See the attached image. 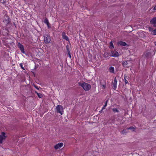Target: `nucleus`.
<instances>
[{"label": "nucleus", "instance_id": "nucleus-36", "mask_svg": "<svg viewBox=\"0 0 156 156\" xmlns=\"http://www.w3.org/2000/svg\"><path fill=\"white\" fill-rule=\"evenodd\" d=\"M83 9H84V7H83Z\"/></svg>", "mask_w": 156, "mask_h": 156}, {"label": "nucleus", "instance_id": "nucleus-38", "mask_svg": "<svg viewBox=\"0 0 156 156\" xmlns=\"http://www.w3.org/2000/svg\"><path fill=\"white\" fill-rule=\"evenodd\" d=\"M0 2H1V0H0Z\"/></svg>", "mask_w": 156, "mask_h": 156}, {"label": "nucleus", "instance_id": "nucleus-8", "mask_svg": "<svg viewBox=\"0 0 156 156\" xmlns=\"http://www.w3.org/2000/svg\"><path fill=\"white\" fill-rule=\"evenodd\" d=\"M111 56L113 57H117L119 56V54L117 51H111Z\"/></svg>", "mask_w": 156, "mask_h": 156}, {"label": "nucleus", "instance_id": "nucleus-13", "mask_svg": "<svg viewBox=\"0 0 156 156\" xmlns=\"http://www.w3.org/2000/svg\"><path fill=\"white\" fill-rule=\"evenodd\" d=\"M117 80L116 78L115 77L114 78V82L113 83V87L114 89H115L117 88Z\"/></svg>", "mask_w": 156, "mask_h": 156}, {"label": "nucleus", "instance_id": "nucleus-2", "mask_svg": "<svg viewBox=\"0 0 156 156\" xmlns=\"http://www.w3.org/2000/svg\"><path fill=\"white\" fill-rule=\"evenodd\" d=\"M56 112L57 113H60L62 115L63 113V108L62 105H57L56 108Z\"/></svg>", "mask_w": 156, "mask_h": 156}, {"label": "nucleus", "instance_id": "nucleus-35", "mask_svg": "<svg viewBox=\"0 0 156 156\" xmlns=\"http://www.w3.org/2000/svg\"><path fill=\"white\" fill-rule=\"evenodd\" d=\"M8 43L10 44H11V43Z\"/></svg>", "mask_w": 156, "mask_h": 156}, {"label": "nucleus", "instance_id": "nucleus-10", "mask_svg": "<svg viewBox=\"0 0 156 156\" xmlns=\"http://www.w3.org/2000/svg\"><path fill=\"white\" fill-rule=\"evenodd\" d=\"M129 61H122V66L125 67H126L128 65V62Z\"/></svg>", "mask_w": 156, "mask_h": 156}, {"label": "nucleus", "instance_id": "nucleus-28", "mask_svg": "<svg viewBox=\"0 0 156 156\" xmlns=\"http://www.w3.org/2000/svg\"><path fill=\"white\" fill-rule=\"evenodd\" d=\"M20 65L22 69H23V70H25L23 66L22 63H20Z\"/></svg>", "mask_w": 156, "mask_h": 156}, {"label": "nucleus", "instance_id": "nucleus-29", "mask_svg": "<svg viewBox=\"0 0 156 156\" xmlns=\"http://www.w3.org/2000/svg\"><path fill=\"white\" fill-rule=\"evenodd\" d=\"M33 86H34V87L36 88L37 89V90H39V88L38 87H37V86L36 85H35V84H33Z\"/></svg>", "mask_w": 156, "mask_h": 156}, {"label": "nucleus", "instance_id": "nucleus-20", "mask_svg": "<svg viewBox=\"0 0 156 156\" xmlns=\"http://www.w3.org/2000/svg\"><path fill=\"white\" fill-rule=\"evenodd\" d=\"M109 44V48H110L112 49L114 48L113 44L112 43V41H111L110 42Z\"/></svg>", "mask_w": 156, "mask_h": 156}, {"label": "nucleus", "instance_id": "nucleus-31", "mask_svg": "<svg viewBox=\"0 0 156 156\" xmlns=\"http://www.w3.org/2000/svg\"><path fill=\"white\" fill-rule=\"evenodd\" d=\"M105 107H104V106L102 107V109L101 111H100V112H101L102 110H103L105 108Z\"/></svg>", "mask_w": 156, "mask_h": 156}, {"label": "nucleus", "instance_id": "nucleus-27", "mask_svg": "<svg viewBox=\"0 0 156 156\" xmlns=\"http://www.w3.org/2000/svg\"><path fill=\"white\" fill-rule=\"evenodd\" d=\"M67 53L69 55V57L70 58H71V53H70V51H69L67 52Z\"/></svg>", "mask_w": 156, "mask_h": 156}, {"label": "nucleus", "instance_id": "nucleus-19", "mask_svg": "<svg viewBox=\"0 0 156 156\" xmlns=\"http://www.w3.org/2000/svg\"><path fill=\"white\" fill-rule=\"evenodd\" d=\"M35 93L37 94L39 98H41L43 97V95L42 94L38 93L36 91H35Z\"/></svg>", "mask_w": 156, "mask_h": 156}, {"label": "nucleus", "instance_id": "nucleus-24", "mask_svg": "<svg viewBox=\"0 0 156 156\" xmlns=\"http://www.w3.org/2000/svg\"><path fill=\"white\" fill-rule=\"evenodd\" d=\"M148 29H149V31H153L154 30H153V28L152 27H149Z\"/></svg>", "mask_w": 156, "mask_h": 156}, {"label": "nucleus", "instance_id": "nucleus-14", "mask_svg": "<svg viewBox=\"0 0 156 156\" xmlns=\"http://www.w3.org/2000/svg\"><path fill=\"white\" fill-rule=\"evenodd\" d=\"M118 45H120L121 46H126L127 45L126 43L124 42L120 41L118 43Z\"/></svg>", "mask_w": 156, "mask_h": 156}, {"label": "nucleus", "instance_id": "nucleus-30", "mask_svg": "<svg viewBox=\"0 0 156 156\" xmlns=\"http://www.w3.org/2000/svg\"><path fill=\"white\" fill-rule=\"evenodd\" d=\"M108 101L107 100L106 102H105V105H104V107H106V106L107 105V102H108Z\"/></svg>", "mask_w": 156, "mask_h": 156}, {"label": "nucleus", "instance_id": "nucleus-9", "mask_svg": "<svg viewBox=\"0 0 156 156\" xmlns=\"http://www.w3.org/2000/svg\"><path fill=\"white\" fill-rule=\"evenodd\" d=\"M63 144L62 143H61L57 144L54 146V148L56 149H57L59 148H60L63 146Z\"/></svg>", "mask_w": 156, "mask_h": 156}, {"label": "nucleus", "instance_id": "nucleus-26", "mask_svg": "<svg viewBox=\"0 0 156 156\" xmlns=\"http://www.w3.org/2000/svg\"><path fill=\"white\" fill-rule=\"evenodd\" d=\"M153 34L154 35H156V29H154L153 31Z\"/></svg>", "mask_w": 156, "mask_h": 156}, {"label": "nucleus", "instance_id": "nucleus-21", "mask_svg": "<svg viewBox=\"0 0 156 156\" xmlns=\"http://www.w3.org/2000/svg\"><path fill=\"white\" fill-rule=\"evenodd\" d=\"M151 55V53L150 52H148L145 54V56L147 58L149 57V56Z\"/></svg>", "mask_w": 156, "mask_h": 156}, {"label": "nucleus", "instance_id": "nucleus-5", "mask_svg": "<svg viewBox=\"0 0 156 156\" xmlns=\"http://www.w3.org/2000/svg\"><path fill=\"white\" fill-rule=\"evenodd\" d=\"M5 132H2L1 135H0V144H2V140L5 139Z\"/></svg>", "mask_w": 156, "mask_h": 156}, {"label": "nucleus", "instance_id": "nucleus-25", "mask_svg": "<svg viewBox=\"0 0 156 156\" xmlns=\"http://www.w3.org/2000/svg\"><path fill=\"white\" fill-rule=\"evenodd\" d=\"M127 132L126 131V130L125 129H123L122 131V134H124L126 133Z\"/></svg>", "mask_w": 156, "mask_h": 156}, {"label": "nucleus", "instance_id": "nucleus-16", "mask_svg": "<svg viewBox=\"0 0 156 156\" xmlns=\"http://www.w3.org/2000/svg\"><path fill=\"white\" fill-rule=\"evenodd\" d=\"M127 129L128 130H131V131L132 132H134L136 130V127H133V126H131L127 128Z\"/></svg>", "mask_w": 156, "mask_h": 156}, {"label": "nucleus", "instance_id": "nucleus-37", "mask_svg": "<svg viewBox=\"0 0 156 156\" xmlns=\"http://www.w3.org/2000/svg\"><path fill=\"white\" fill-rule=\"evenodd\" d=\"M2 0H1V2H2Z\"/></svg>", "mask_w": 156, "mask_h": 156}, {"label": "nucleus", "instance_id": "nucleus-11", "mask_svg": "<svg viewBox=\"0 0 156 156\" xmlns=\"http://www.w3.org/2000/svg\"><path fill=\"white\" fill-rule=\"evenodd\" d=\"M62 37L63 39L66 40V41H69V38L66 35V33L65 32H62Z\"/></svg>", "mask_w": 156, "mask_h": 156}, {"label": "nucleus", "instance_id": "nucleus-3", "mask_svg": "<svg viewBox=\"0 0 156 156\" xmlns=\"http://www.w3.org/2000/svg\"><path fill=\"white\" fill-rule=\"evenodd\" d=\"M44 41L45 44H48L51 41V37L49 35L46 34L44 35Z\"/></svg>", "mask_w": 156, "mask_h": 156}, {"label": "nucleus", "instance_id": "nucleus-1", "mask_svg": "<svg viewBox=\"0 0 156 156\" xmlns=\"http://www.w3.org/2000/svg\"><path fill=\"white\" fill-rule=\"evenodd\" d=\"M78 84L79 86L82 87L83 89L86 91L89 90L91 88L90 84L85 82L81 83L79 82Z\"/></svg>", "mask_w": 156, "mask_h": 156}, {"label": "nucleus", "instance_id": "nucleus-22", "mask_svg": "<svg viewBox=\"0 0 156 156\" xmlns=\"http://www.w3.org/2000/svg\"><path fill=\"white\" fill-rule=\"evenodd\" d=\"M112 111L114 112H119V110L117 109V108H113L112 109Z\"/></svg>", "mask_w": 156, "mask_h": 156}, {"label": "nucleus", "instance_id": "nucleus-12", "mask_svg": "<svg viewBox=\"0 0 156 156\" xmlns=\"http://www.w3.org/2000/svg\"><path fill=\"white\" fill-rule=\"evenodd\" d=\"M124 81L126 84L128 83V80H129V77L126 76V74H125L124 76Z\"/></svg>", "mask_w": 156, "mask_h": 156}, {"label": "nucleus", "instance_id": "nucleus-15", "mask_svg": "<svg viewBox=\"0 0 156 156\" xmlns=\"http://www.w3.org/2000/svg\"><path fill=\"white\" fill-rule=\"evenodd\" d=\"M111 56L109 53L105 52L104 53V56L105 58H108L110 56Z\"/></svg>", "mask_w": 156, "mask_h": 156}, {"label": "nucleus", "instance_id": "nucleus-33", "mask_svg": "<svg viewBox=\"0 0 156 156\" xmlns=\"http://www.w3.org/2000/svg\"><path fill=\"white\" fill-rule=\"evenodd\" d=\"M103 86L104 87V88H105V85H103Z\"/></svg>", "mask_w": 156, "mask_h": 156}, {"label": "nucleus", "instance_id": "nucleus-6", "mask_svg": "<svg viewBox=\"0 0 156 156\" xmlns=\"http://www.w3.org/2000/svg\"><path fill=\"white\" fill-rule=\"evenodd\" d=\"M18 46L22 52L23 53H25V52L23 45L20 43H18Z\"/></svg>", "mask_w": 156, "mask_h": 156}, {"label": "nucleus", "instance_id": "nucleus-23", "mask_svg": "<svg viewBox=\"0 0 156 156\" xmlns=\"http://www.w3.org/2000/svg\"><path fill=\"white\" fill-rule=\"evenodd\" d=\"M66 49L67 50V52L69 51H70V50L69 49V47L68 45H67L66 46Z\"/></svg>", "mask_w": 156, "mask_h": 156}, {"label": "nucleus", "instance_id": "nucleus-34", "mask_svg": "<svg viewBox=\"0 0 156 156\" xmlns=\"http://www.w3.org/2000/svg\"><path fill=\"white\" fill-rule=\"evenodd\" d=\"M155 45L156 46V41L155 42Z\"/></svg>", "mask_w": 156, "mask_h": 156}, {"label": "nucleus", "instance_id": "nucleus-7", "mask_svg": "<svg viewBox=\"0 0 156 156\" xmlns=\"http://www.w3.org/2000/svg\"><path fill=\"white\" fill-rule=\"evenodd\" d=\"M153 25L154 27H156V17L153 18L150 22Z\"/></svg>", "mask_w": 156, "mask_h": 156}, {"label": "nucleus", "instance_id": "nucleus-32", "mask_svg": "<svg viewBox=\"0 0 156 156\" xmlns=\"http://www.w3.org/2000/svg\"><path fill=\"white\" fill-rule=\"evenodd\" d=\"M153 9L154 10H156V6H154Z\"/></svg>", "mask_w": 156, "mask_h": 156}, {"label": "nucleus", "instance_id": "nucleus-17", "mask_svg": "<svg viewBox=\"0 0 156 156\" xmlns=\"http://www.w3.org/2000/svg\"><path fill=\"white\" fill-rule=\"evenodd\" d=\"M44 23H46L48 27L49 28L50 27L49 26V23L48 20L47 18H46L44 20Z\"/></svg>", "mask_w": 156, "mask_h": 156}, {"label": "nucleus", "instance_id": "nucleus-4", "mask_svg": "<svg viewBox=\"0 0 156 156\" xmlns=\"http://www.w3.org/2000/svg\"><path fill=\"white\" fill-rule=\"evenodd\" d=\"M3 22L6 25H7L10 22V20L9 17L7 16L5 17L4 20H3Z\"/></svg>", "mask_w": 156, "mask_h": 156}, {"label": "nucleus", "instance_id": "nucleus-18", "mask_svg": "<svg viewBox=\"0 0 156 156\" xmlns=\"http://www.w3.org/2000/svg\"><path fill=\"white\" fill-rule=\"evenodd\" d=\"M109 72L112 73H113L114 72V68L112 67L111 66L109 68Z\"/></svg>", "mask_w": 156, "mask_h": 156}]
</instances>
